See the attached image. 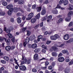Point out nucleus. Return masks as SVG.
Returning a JSON list of instances; mask_svg holds the SVG:
<instances>
[{
	"label": "nucleus",
	"instance_id": "nucleus-1",
	"mask_svg": "<svg viewBox=\"0 0 73 73\" xmlns=\"http://www.w3.org/2000/svg\"><path fill=\"white\" fill-rule=\"evenodd\" d=\"M14 60L15 61V64H16L18 65V66L19 67V69L21 70L25 71V70H26V69H27V67H26L25 66L22 65L20 66L17 62V60L15 58H14Z\"/></svg>",
	"mask_w": 73,
	"mask_h": 73
},
{
	"label": "nucleus",
	"instance_id": "nucleus-2",
	"mask_svg": "<svg viewBox=\"0 0 73 73\" xmlns=\"http://www.w3.org/2000/svg\"><path fill=\"white\" fill-rule=\"evenodd\" d=\"M59 3L60 5H61L62 3H64V5H67L68 4V0H65V1L60 0Z\"/></svg>",
	"mask_w": 73,
	"mask_h": 73
},
{
	"label": "nucleus",
	"instance_id": "nucleus-3",
	"mask_svg": "<svg viewBox=\"0 0 73 73\" xmlns=\"http://www.w3.org/2000/svg\"><path fill=\"white\" fill-rule=\"evenodd\" d=\"M11 31V29H6V33H8V35L10 38H11L13 37V35H12L10 33Z\"/></svg>",
	"mask_w": 73,
	"mask_h": 73
},
{
	"label": "nucleus",
	"instance_id": "nucleus-4",
	"mask_svg": "<svg viewBox=\"0 0 73 73\" xmlns=\"http://www.w3.org/2000/svg\"><path fill=\"white\" fill-rule=\"evenodd\" d=\"M59 38V36L57 34H55L54 36H51L50 37V38L51 40H56L57 39Z\"/></svg>",
	"mask_w": 73,
	"mask_h": 73
},
{
	"label": "nucleus",
	"instance_id": "nucleus-5",
	"mask_svg": "<svg viewBox=\"0 0 73 73\" xmlns=\"http://www.w3.org/2000/svg\"><path fill=\"white\" fill-rule=\"evenodd\" d=\"M46 13V8L45 7H43L42 8V10L40 14L41 15H44Z\"/></svg>",
	"mask_w": 73,
	"mask_h": 73
},
{
	"label": "nucleus",
	"instance_id": "nucleus-6",
	"mask_svg": "<svg viewBox=\"0 0 73 73\" xmlns=\"http://www.w3.org/2000/svg\"><path fill=\"white\" fill-rule=\"evenodd\" d=\"M29 40H30L29 38H27L26 39L25 41L23 44V45L25 47L26 46V45H27V44H28L29 43Z\"/></svg>",
	"mask_w": 73,
	"mask_h": 73
},
{
	"label": "nucleus",
	"instance_id": "nucleus-7",
	"mask_svg": "<svg viewBox=\"0 0 73 73\" xmlns=\"http://www.w3.org/2000/svg\"><path fill=\"white\" fill-rule=\"evenodd\" d=\"M11 9L13 11V12H14L15 13H17L19 11L18 8L17 7H14V8H12Z\"/></svg>",
	"mask_w": 73,
	"mask_h": 73
},
{
	"label": "nucleus",
	"instance_id": "nucleus-8",
	"mask_svg": "<svg viewBox=\"0 0 73 73\" xmlns=\"http://www.w3.org/2000/svg\"><path fill=\"white\" fill-rule=\"evenodd\" d=\"M64 60H65L64 58L62 57L58 58V60L60 62H63V61H64Z\"/></svg>",
	"mask_w": 73,
	"mask_h": 73
},
{
	"label": "nucleus",
	"instance_id": "nucleus-9",
	"mask_svg": "<svg viewBox=\"0 0 73 73\" xmlns=\"http://www.w3.org/2000/svg\"><path fill=\"white\" fill-rule=\"evenodd\" d=\"M33 58L35 61L37 60L38 59V55L37 54H35L34 55Z\"/></svg>",
	"mask_w": 73,
	"mask_h": 73
},
{
	"label": "nucleus",
	"instance_id": "nucleus-10",
	"mask_svg": "<svg viewBox=\"0 0 73 73\" xmlns=\"http://www.w3.org/2000/svg\"><path fill=\"white\" fill-rule=\"evenodd\" d=\"M69 38V35L67 34L65 35L64 36V39L65 40H68Z\"/></svg>",
	"mask_w": 73,
	"mask_h": 73
},
{
	"label": "nucleus",
	"instance_id": "nucleus-11",
	"mask_svg": "<svg viewBox=\"0 0 73 73\" xmlns=\"http://www.w3.org/2000/svg\"><path fill=\"white\" fill-rule=\"evenodd\" d=\"M4 39L5 40V42H6L7 45H10V39H7L6 38H4Z\"/></svg>",
	"mask_w": 73,
	"mask_h": 73
},
{
	"label": "nucleus",
	"instance_id": "nucleus-12",
	"mask_svg": "<svg viewBox=\"0 0 73 73\" xmlns=\"http://www.w3.org/2000/svg\"><path fill=\"white\" fill-rule=\"evenodd\" d=\"M13 6L12 4L9 5L7 6L6 8L10 10V9H11L13 8Z\"/></svg>",
	"mask_w": 73,
	"mask_h": 73
},
{
	"label": "nucleus",
	"instance_id": "nucleus-13",
	"mask_svg": "<svg viewBox=\"0 0 73 73\" xmlns=\"http://www.w3.org/2000/svg\"><path fill=\"white\" fill-rule=\"evenodd\" d=\"M36 38V37L34 35H33L30 36L29 38L30 40L31 41H32L33 40L35 39Z\"/></svg>",
	"mask_w": 73,
	"mask_h": 73
},
{
	"label": "nucleus",
	"instance_id": "nucleus-14",
	"mask_svg": "<svg viewBox=\"0 0 73 73\" xmlns=\"http://www.w3.org/2000/svg\"><path fill=\"white\" fill-rule=\"evenodd\" d=\"M64 72L65 73H70V70L69 68H66L64 69Z\"/></svg>",
	"mask_w": 73,
	"mask_h": 73
},
{
	"label": "nucleus",
	"instance_id": "nucleus-15",
	"mask_svg": "<svg viewBox=\"0 0 73 73\" xmlns=\"http://www.w3.org/2000/svg\"><path fill=\"white\" fill-rule=\"evenodd\" d=\"M63 21V19L62 18H60L58 20H56V24H59L60 23H61L62 21Z\"/></svg>",
	"mask_w": 73,
	"mask_h": 73
},
{
	"label": "nucleus",
	"instance_id": "nucleus-16",
	"mask_svg": "<svg viewBox=\"0 0 73 73\" xmlns=\"http://www.w3.org/2000/svg\"><path fill=\"white\" fill-rule=\"evenodd\" d=\"M37 47V45L36 44H34L31 45V48L33 49H36Z\"/></svg>",
	"mask_w": 73,
	"mask_h": 73
},
{
	"label": "nucleus",
	"instance_id": "nucleus-17",
	"mask_svg": "<svg viewBox=\"0 0 73 73\" xmlns=\"http://www.w3.org/2000/svg\"><path fill=\"white\" fill-rule=\"evenodd\" d=\"M52 19V15H49L47 17L48 20H47V22H49V21H50Z\"/></svg>",
	"mask_w": 73,
	"mask_h": 73
},
{
	"label": "nucleus",
	"instance_id": "nucleus-18",
	"mask_svg": "<svg viewBox=\"0 0 73 73\" xmlns=\"http://www.w3.org/2000/svg\"><path fill=\"white\" fill-rule=\"evenodd\" d=\"M71 19V17H69L68 16V17H66L65 18V20L66 21H67V22H68L70 20V19Z\"/></svg>",
	"mask_w": 73,
	"mask_h": 73
},
{
	"label": "nucleus",
	"instance_id": "nucleus-19",
	"mask_svg": "<svg viewBox=\"0 0 73 73\" xmlns=\"http://www.w3.org/2000/svg\"><path fill=\"white\" fill-rule=\"evenodd\" d=\"M40 48H36L35 50H34V52H35V53H39V52H40Z\"/></svg>",
	"mask_w": 73,
	"mask_h": 73
},
{
	"label": "nucleus",
	"instance_id": "nucleus-20",
	"mask_svg": "<svg viewBox=\"0 0 73 73\" xmlns=\"http://www.w3.org/2000/svg\"><path fill=\"white\" fill-rule=\"evenodd\" d=\"M17 20L18 24H20L21 23V18L20 17H18L17 19Z\"/></svg>",
	"mask_w": 73,
	"mask_h": 73
},
{
	"label": "nucleus",
	"instance_id": "nucleus-21",
	"mask_svg": "<svg viewBox=\"0 0 73 73\" xmlns=\"http://www.w3.org/2000/svg\"><path fill=\"white\" fill-rule=\"evenodd\" d=\"M5 49L7 51H9L11 50V46H6Z\"/></svg>",
	"mask_w": 73,
	"mask_h": 73
},
{
	"label": "nucleus",
	"instance_id": "nucleus-22",
	"mask_svg": "<svg viewBox=\"0 0 73 73\" xmlns=\"http://www.w3.org/2000/svg\"><path fill=\"white\" fill-rule=\"evenodd\" d=\"M13 12V11L12 9H10L9 10V11H8L7 14L9 16H11V15H12V13Z\"/></svg>",
	"mask_w": 73,
	"mask_h": 73
},
{
	"label": "nucleus",
	"instance_id": "nucleus-23",
	"mask_svg": "<svg viewBox=\"0 0 73 73\" xmlns=\"http://www.w3.org/2000/svg\"><path fill=\"white\" fill-rule=\"evenodd\" d=\"M51 48L53 50L54 52L57 51V49H58V48L55 46H52V47Z\"/></svg>",
	"mask_w": 73,
	"mask_h": 73
},
{
	"label": "nucleus",
	"instance_id": "nucleus-24",
	"mask_svg": "<svg viewBox=\"0 0 73 73\" xmlns=\"http://www.w3.org/2000/svg\"><path fill=\"white\" fill-rule=\"evenodd\" d=\"M69 6L68 9L69 10H73V9L72 8H73V5H72V4H69Z\"/></svg>",
	"mask_w": 73,
	"mask_h": 73
},
{
	"label": "nucleus",
	"instance_id": "nucleus-25",
	"mask_svg": "<svg viewBox=\"0 0 73 73\" xmlns=\"http://www.w3.org/2000/svg\"><path fill=\"white\" fill-rule=\"evenodd\" d=\"M52 56L53 57H56V56H57V53L54 52H53L52 53Z\"/></svg>",
	"mask_w": 73,
	"mask_h": 73
},
{
	"label": "nucleus",
	"instance_id": "nucleus-26",
	"mask_svg": "<svg viewBox=\"0 0 73 73\" xmlns=\"http://www.w3.org/2000/svg\"><path fill=\"white\" fill-rule=\"evenodd\" d=\"M73 15V12L72 11H70L68 13V16L71 17V15Z\"/></svg>",
	"mask_w": 73,
	"mask_h": 73
},
{
	"label": "nucleus",
	"instance_id": "nucleus-27",
	"mask_svg": "<svg viewBox=\"0 0 73 73\" xmlns=\"http://www.w3.org/2000/svg\"><path fill=\"white\" fill-rule=\"evenodd\" d=\"M52 12L54 14H57L58 13V11H57V9H55L54 10H53L52 11Z\"/></svg>",
	"mask_w": 73,
	"mask_h": 73
},
{
	"label": "nucleus",
	"instance_id": "nucleus-28",
	"mask_svg": "<svg viewBox=\"0 0 73 73\" xmlns=\"http://www.w3.org/2000/svg\"><path fill=\"white\" fill-rule=\"evenodd\" d=\"M42 9V7H39L38 8H36V11L37 12H40Z\"/></svg>",
	"mask_w": 73,
	"mask_h": 73
},
{
	"label": "nucleus",
	"instance_id": "nucleus-29",
	"mask_svg": "<svg viewBox=\"0 0 73 73\" xmlns=\"http://www.w3.org/2000/svg\"><path fill=\"white\" fill-rule=\"evenodd\" d=\"M62 53L63 54H65V53H68V51L67 50H64L62 51Z\"/></svg>",
	"mask_w": 73,
	"mask_h": 73
},
{
	"label": "nucleus",
	"instance_id": "nucleus-30",
	"mask_svg": "<svg viewBox=\"0 0 73 73\" xmlns=\"http://www.w3.org/2000/svg\"><path fill=\"white\" fill-rule=\"evenodd\" d=\"M40 13H39L35 17L36 19H40Z\"/></svg>",
	"mask_w": 73,
	"mask_h": 73
},
{
	"label": "nucleus",
	"instance_id": "nucleus-31",
	"mask_svg": "<svg viewBox=\"0 0 73 73\" xmlns=\"http://www.w3.org/2000/svg\"><path fill=\"white\" fill-rule=\"evenodd\" d=\"M28 16H29V17H31V18L32 19V17H33V13H30L28 15Z\"/></svg>",
	"mask_w": 73,
	"mask_h": 73
},
{
	"label": "nucleus",
	"instance_id": "nucleus-32",
	"mask_svg": "<svg viewBox=\"0 0 73 73\" xmlns=\"http://www.w3.org/2000/svg\"><path fill=\"white\" fill-rule=\"evenodd\" d=\"M24 3V1H22V0H20L18 1V4H20L21 5H22Z\"/></svg>",
	"mask_w": 73,
	"mask_h": 73
},
{
	"label": "nucleus",
	"instance_id": "nucleus-33",
	"mask_svg": "<svg viewBox=\"0 0 73 73\" xmlns=\"http://www.w3.org/2000/svg\"><path fill=\"white\" fill-rule=\"evenodd\" d=\"M36 19H32L31 20V22L32 23H35V22H36Z\"/></svg>",
	"mask_w": 73,
	"mask_h": 73
},
{
	"label": "nucleus",
	"instance_id": "nucleus-34",
	"mask_svg": "<svg viewBox=\"0 0 73 73\" xmlns=\"http://www.w3.org/2000/svg\"><path fill=\"white\" fill-rule=\"evenodd\" d=\"M3 58L7 61H8L9 60V57L8 56H5L3 57Z\"/></svg>",
	"mask_w": 73,
	"mask_h": 73
},
{
	"label": "nucleus",
	"instance_id": "nucleus-35",
	"mask_svg": "<svg viewBox=\"0 0 73 73\" xmlns=\"http://www.w3.org/2000/svg\"><path fill=\"white\" fill-rule=\"evenodd\" d=\"M36 7L37 6L35 4H34L32 6V8L33 9H35L36 8Z\"/></svg>",
	"mask_w": 73,
	"mask_h": 73
},
{
	"label": "nucleus",
	"instance_id": "nucleus-36",
	"mask_svg": "<svg viewBox=\"0 0 73 73\" xmlns=\"http://www.w3.org/2000/svg\"><path fill=\"white\" fill-rule=\"evenodd\" d=\"M2 5L3 6H7V2L5 1H4L2 3Z\"/></svg>",
	"mask_w": 73,
	"mask_h": 73
},
{
	"label": "nucleus",
	"instance_id": "nucleus-37",
	"mask_svg": "<svg viewBox=\"0 0 73 73\" xmlns=\"http://www.w3.org/2000/svg\"><path fill=\"white\" fill-rule=\"evenodd\" d=\"M5 15V13L4 12H1L0 13V16H4Z\"/></svg>",
	"mask_w": 73,
	"mask_h": 73
},
{
	"label": "nucleus",
	"instance_id": "nucleus-38",
	"mask_svg": "<svg viewBox=\"0 0 73 73\" xmlns=\"http://www.w3.org/2000/svg\"><path fill=\"white\" fill-rule=\"evenodd\" d=\"M42 31V32H45L46 31V28L45 26L43 27L41 29Z\"/></svg>",
	"mask_w": 73,
	"mask_h": 73
},
{
	"label": "nucleus",
	"instance_id": "nucleus-39",
	"mask_svg": "<svg viewBox=\"0 0 73 73\" xmlns=\"http://www.w3.org/2000/svg\"><path fill=\"white\" fill-rule=\"evenodd\" d=\"M1 62L2 64H5L7 62L6 61L4 60H2L1 61Z\"/></svg>",
	"mask_w": 73,
	"mask_h": 73
},
{
	"label": "nucleus",
	"instance_id": "nucleus-40",
	"mask_svg": "<svg viewBox=\"0 0 73 73\" xmlns=\"http://www.w3.org/2000/svg\"><path fill=\"white\" fill-rule=\"evenodd\" d=\"M44 4H48L49 3V0H46L44 1L43 3Z\"/></svg>",
	"mask_w": 73,
	"mask_h": 73
},
{
	"label": "nucleus",
	"instance_id": "nucleus-41",
	"mask_svg": "<svg viewBox=\"0 0 73 73\" xmlns=\"http://www.w3.org/2000/svg\"><path fill=\"white\" fill-rule=\"evenodd\" d=\"M11 40L12 41L13 43H14L15 42V37H13L11 39Z\"/></svg>",
	"mask_w": 73,
	"mask_h": 73
},
{
	"label": "nucleus",
	"instance_id": "nucleus-42",
	"mask_svg": "<svg viewBox=\"0 0 73 73\" xmlns=\"http://www.w3.org/2000/svg\"><path fill=\"white\" fill-rule=\"evenodd\" d=\"M31 62V59H28L27 60V63L28 64H30V63Z\"/></svg>",
	"mask_w": 73,
	"mask_h": 73
},
{
	"label": "nucleus",
	"instance_id": "nucleus-43",
	"mask_svg": "<svg viewBox=\"0 0 73 73\" xmlns=\"http://www.w3.org/2000/svg\"><path fill=\"white\" fill-rule=\"evenodd\" d=\"M47 68V67L46 66H45V67H41V69H42L43 70H46Z\"/></svg>",
	"mask_w": 73,
	"mask_h": 73
},
{
	"label": "nucleus",
	"instance_id": "nucleus-44",
	"mask_svg": "<svg viewBox=\"0 0 73 73\" xmlns=\"http://www.w3.org/2000/svg\"><path fill=\"white\" fill-rule=\"evenodd\" d=\"M73 64V60H71L70 62L69 63V64L70 65H71Z\"/></svg>",
	"mask_w": 73,
	"mask_h": 73
},
{
	"label": "nucleus",
	"instance_id": "nucleus-45",
	"mask_svg": "<svg viewBox=\"0 0 73 73\" xmlns=\"http://www.w3.org/2000/svg\"><path fill=\"white\" fill-rule=\"evenodd\" d=\"M21 15V14L20 12H18L17 14V16L18 17H19Z\"/></svg>",
	"mask_w": 73,
	"mask_h": 73
},
{
	"label": "nucleus",
	"instance_id": "nucleus-46",
	"mask_svg": "<svg viewBox=\"0 0 73 73\" xmlns=\"http://www.w3.org/2000/svg\"><path fill=\"white\" fill-rule=\"evenodd\" d=\"M15 48V46H10V50L11 49V50H13V49H14Z\"/></svg>",
	"mask_w": 73,
	"mask_h": 73
},
{
	"label": "nucleus",
	"instance_id": "nucleus-47",
	"mask_svg": "<svg viewBox=\"0 0 73 73\" xmlns=\"http://www.w3.org/2000/svg\"><path fill=\"white\" fill-rule=\"evenodd\" d=\"M39 24L36 25L35 27V29H37V28H38L39 27Z\"/></svg>",
	"mask_w": 73,
	"mask_h": 73
},
{
	"label": "nucleus",
	"instance_id": "nucleus-48",
	"mask_svg": "<svg viewBox=\"0 0 73 73\" xmlns=\"http://www.w3.org/2000/svg\"><path fill=\"white\" fill-rule=\"evenodd\" d=\"M49 62H48L47 61L45 63V65L46 66H47L49 65Z\"/></svg>",
	"mask_w": 73,
	"mask_h": 73
},
{
	"label": "nucleus",
	"instance_id": "nucleus-49",
	"mask_svg": "<svg viewBox=\"0 0 73 73\" xmlns=\"http://www.w3.org/2000/svg\"><path fill=\"white\" fill-rule=\"evenodd\" d=\"M48 34V31H46L44 33V35L45 36L47 35Z\"/></svg>",
	"mask_w": 73,
	"mask_h": 73
},
{
	"label": "nucleus",
	"instance_id": "nucleus-50",
	"mask_svg": "<svg viewBox=\"0 0 73 73\" xmlns=\"http://www.w3.org/2000/svg\"><path fill=\"white\" fill-rule=\"evenodd\" d=\"M73 22H71L68 25L69 27H72L73 25Z\"/></svg>",
	"mask_w": 73,
	"mask_h": 73
},
{
	"label": "nucleus",
	"instance_id": "nucleus-51",
	"mask_svg": "<svg viewBox=\"0 0 73 73\" xmlns=\"http://www.w3.org/2000/svg\"><path fill=\"white\" fill-rule=\"evenodd\" d=\"M48 69L49 70H52L53 69V67L51 66H49L48 67Z\"/></svg>",
	"mask_w": 73,
	"mask_h": 73
},
{
	"label": "nucleus",
	"instance_id": "nucleus-52",
	"mask_svg": "<svg viewBox=\"0 0 73 73\" xmlns=\"http://www.w3.org/2000/svg\"><path fill=\"white\" fill-rule=\"evenodd\" d=\"M10 21L11 23L14 22V19L13 18H11L10 19Z\"/></svg>",
	"mask_w": 73,
	"mask_h": 73
},
{
	"label": "nucleus",
	"instance_id": "nucleus-53",
	"mask_svg": "<svg viewBox=\"0 0 73 73\" xmlns=\"http://www.w3.org/2000/svg\"><path fill=\"white\" fill-rule=\"evenodd\" d=\"M41 52L43 53H45V52H46V50L44 49H42L41 50Z\"/></svg>",
	"mask_w": 73,
	"mask_h": 73
},
{
	"label": "nucleus",
	"instance_id": "nucleus-54",
	"mask_svg": "<svg viewBox=\"0 0 73 73\" xmlns=\"http://www.w3.org/2000/svg\"><path fill=\"white\" fill-rule=\"evenodd\" d=\"M26 18V17L25 16H24V15H23V16L22 18V19L23 20V21H24Z\"/></svg>",
	"mask_w": 73,
	"mask_h": 73
},
{
	"label": "nucleus",
	"instance_id": "nucleus-55",
	"mask_svg": "<svg viewBox=\"0 0 73 73\" xmlns=\"http://www.w3.org/2000/svg\"><path fill=\"white\" fill-rule=\"evenodd\" d=\"M23 62L24 63H27V59L26 58H25L23 60Z\"/></svg>",
	"mask_w": 73,
	"mask_h": 73
},
{
	"label": "nucleus",
	"instance_id": "nucleus-56",
	"mask_svg": "<svg viewBox=\"0 0 73 73\" xmlns=\"http://www.w3.org/2000/svg\"><path fill=\"white\" fill-rule=\"evenodd\" d=\"M31 18L29 16H28V17L26 18V20H30L31 19Z\"/></svg>",
	"mask_w": 73,
	"mask_h": 73
},
{
	"label": "nucleus",
	"instance_id": "nucleus-57",
	"mask_svg": "<svg viewBox=\"0 0 73 73\" xmlns=\"http://www.w3.org/2000/svg\"><path fill=\"white\" fill-rule=\"evenodd\" d=\"M32 72H36L37 70L36 69H33L32 70Z\"/></svg>",
	"mask_w": 73,
	"mask_h": 73
},
{
	"label": "nucleus",
	"instance_id": "nucleus-58",
	"mask_svg": "<svg viewBox=\"0 0 73 73\" xmlns=\"http://www.w3.org/2000/svg\"><path fill=\"white\" fill-rule=\"evenodd\" d=\"M27 10L28 12H31V8H29V7H28L27 9Z\"/></svg>",
	"mask_w": 73,
	"mask_h": 73
},
{
	"label": "nucleus",
	"instance_id": "nucleus-59",
	"mask_svg": "<svg viewBox=\"0 0 73 73\" xmlns=\"http://www.w3.org/2000/svg\"><path fill=\"white\" fill-rule=\"evenodd\" d=\"M27 30V27L24 28L22 29V32H24L25 31Z\"/></svg>",
	"mask_w": 73,
	"mask_h": 73
},
{
	"label": "nucleus",
	"instance_id": "nucleus-60",
	"mask_svg": "<svg viewBox=\"0 0 73 73\" xmlns=\"http://www.w3.org/2000/svg\"><path fill=\"white\" fill-rule=\"evenodd\" d=\"M50 42H51V41H49V40H48L46 42V44H47V45H49V44H50Z\"/></svg>",
	"mask_w": 73,
	"mask_h": 73
},
{
	"label": "nucleus",
	"instance_id": "nucleus-61",
	"mask_svg": "<svg viewBox=\"0 0 73 73\" xmlns=\"http://www.w3.org/2000/svg\"><path fill=\"white\" fill-rule=\"evenodd\" d=\"M31 34V32H30L29 31H28L27 35L28 36H29V35Z\"/></svg>",
	"mask_w": 73,
	"mask_h": 73
},
{
	"label": "nucleus",
	"instance_id": "nucleus-62",
	"mask_svg": "<svg viewBox=\"0 0 73 73\" xmlns=\"http://www.w3.org/2000/svg\"><path fill=\"white\" fill-rule=\"evenodd\" d=\"M9 61L10 62H13V61H14V59H13V58H12L10 59Z\"/></svg>",
	"mask_w": 73,
	"mask_h": 73
},
{
	"label": "nucleus",
	"instance_id": "nucleus-63",
	"mask_svg": "<svg viewBox=\"0 0 73 73\" xmlns=\"http://www.w3.org/2000/svg\"><path fill=\"white\" fill-rule=\"evenodd\" d=\"M43 22H42L40 25V27H42L43 26Z\"/></svg>",
	"mask_w": 73,
	"mask_h": 73
},
{
	"label": "nucleus",
	"instance_id": "nucleus-64",
	"mask_svg": "<svg viewBox=\"0 0 73 73\" xmlns=\"http://www.w3.org/2000/svg\"><path fill=\"white\" fill-rule=\"evenodd\" d=\"M38 38H40V39H41V38H42V35H39L38 36Z\"/></svg>",
	"mask_w": 73,
	"mask_h": 73
}]
</instances>
